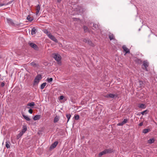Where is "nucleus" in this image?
<instances>
[{"instance_id": "nucleus-6", "label": "nucleus", "mask_w": 157, "mask_h": 157, "mask_svg": "<svg viewBox=\"0 0 157 157\" xmlns=\"http://www.w3.org/2000/svg\"><path fill=\"white\" fill-rule=\"evenodd\" d=\"M148 63L147 60H145L144 61L143 65L144 66V67L145 70L146 71H148L147 67H148Z\"/></svg>"}, {"instance_id": "nucleus-17", "label": "nucleus", "mask_w": 157, "mask_h": 157, "mask_svg": "<svg viewBox=\"0 0 157 157\" xmlns=\"http://www.w3.org/2000/svg\"><path fill=\"white\" fill-rule=\"evenodd\" d=\"M138 107L140 108L144 109L146 108V106L144 104H140L138 105Z\"/></svg>"}, {"instance_id": "nucleus-32", "label": "nucleus", "mask_w": 157, "mask_h": 157, "mask_svg": "<svg viewBox=\"0 0 157 157\" xmlns=\"http://www.w3.org/2000/svg\"><path fill=\"white\" fill-rule=\"evenodd\" d=\"M30 64L33 66L34 67L36 66V63L35 62H33L30 63Z\"/></svg>"}, {"instance_id": "nucleus-38", "label": "nucleus", "mask_w": 157, "mask_h": 157, "mask_svg": "<svg viewBox=\"0 0 157 157\" xmlns=\"http://www.w3.org/2000/svg\"><path fill=\"white\" fill-rule=\"evenodd\" d=\"M5 5V4L3 3H0V7L4 6Z\"/></svg>"}, {"instance_id": "nucleus-11", "label": "nucleus", "mask_w": 157, "mask_h": 157, "mask_svg": "<svg viewBox=\"0 0 157 157\" xmlns=\"http://www.w3.org/2000/svg\"><path fill=\"white\" fill-rule=\"evenodd\" d=\"M58 142L57 141L55 142L53 144H52L50 147L51 149H53L55 148L58 144Z\"/></svg>"}, {"instance_id": "nucleus-5", "label": "nucleus", "mask_w": 157, "mask_h": 157, "mask_svg": "<svg viewBox=\"0 0 157 157\" xmlns=\"http://www.w3.org/2000/svg\"><path fill=\"white\" fill-rule=\"evenodd\" d=\"M105 97L106 98H116L117 97V96L116 95L114 94H109L106 95Z\"/></svg>"}, {"instance_id": "nucleus-39", "label": "nucleus", "mask_w": 157, "mask_h": 157, "mask_svg": "<svg viewBox=\"0 0 157 157\" xmlns=\"http://www.w3.org/2000/svg\"><path fill=\"white\" fill-rule=\"evenodd\" d=\"M63 98L64 97L62 95L60 96V100H63Z\"/></svg>"}, {"instance_id": "nucleus-42", "label": "nucleus", "mask_w": 157, "mask_h": 157, "mask_svg": "<svg viewBox=\"0 0 157 157\" xmlns=\"http://www.w3.org/2000/svg\"><path fill=\"white\" fill-rule=\"evenodd\" d=\"M143 122H141L139 124V126H142L143 125Z\"/></svg>"}, {"instance_id": "nucleus-12", "label": "nucleus", "mask_w": 157, "mask_h": 157, "mask_svg": "<svg viewBox=\"0 0 157 157\" xmlns=\"http://www.w3.org/2000/svg\"><path fill=\"white\" fill-rule=\"evenodd\" d=\"M7 22L10 25H13L14 24V23L12 20L10 18H7L6 19Z\"/></svg>"}, {"instance_id": "nucleus-3", "label": "nucleus", "mask_w": 157, "mask_h": 157, "mask_svg": "<svg viewBox=\"0 0 157 157\" xmlns=\"http://www.w3.org/2000/svg\"><path fill=\"white\" fill-rule=\"evenodd\" d=\"M42 79V77L41 75H38L36 77L34 80V83L35 84H37L39 83L40 80Z\"/></svg>"}, {"instance_id": "nucleus-1", "label": "nucleus", "mask_w": 157, "mask_h": 157, "mask_svg": "<svg viewBox=\"0 0 157 157\" xmlns=\"http://www.w3.org/2000/svg\"><path fill=\"white\" fill-rule=\"evenodd\" d=\"M53 57L59 63H60L61 57L59 54L57 53H54L53 54Z\"/></svg>"}, {"instance_id": "nucleus-13", "label": "nucleus", "mask_w": 157, "mask_h": 157, "mask_svg": "<svg viewBox=\"0 0 157 157\" xmlns=\"http://www.w3.org/2000/svg\"><path fill=\"white\" fill-rule=\"evenodd\" d=\"M29 45L32 48H33L35 49H36L37 48L36 45V44H35L33 43L30 42V43H29Z\"/></svg>"}, {"instance_id": "nucleus-27", "label": "nucleus", "mask_w": 157, "mask_h": 157, "mask_svg": "<svg viewBox=\"0 0 157 157\" xmlns=\"http://www.w3.org/2000/svg\"><path fill=\"white\" fill-rule=\"evenodd\" d=\"M46 83L45 82L42 83L41 85V86H40L41 89H43L44 88L45 86H46Z\"/></svg>"}, {"instance_id": "nucleus-22", "label": "nucleus", "mask_w": 157, "mask_h": 157, "mask_svg": "<svg viewBox=\"0 0 157 157\" xmlns=\"http://www.w3.org/2000/svg\"><path fill=\"white\" fill-rule=\"evenodd\" d=\"M59 118L58 116H56L54 119V123H55L57 122L59 120Z\"/></svg>"}, {"instance_id": "nucleus-33", "label": "nucleus", "mask_w": 157, "mask_h": 157, "mask_svg": "<svg viewBox=\"0 0 157 157\" xmlns=\"http://www.w3.org/2000/svg\"><path fill=\"white\" fill-rule=\"evenodd\" d=\"M53 79L52 78H48L47 79V81L49 82H52V81Z\"/></svg>"}, {"instance_id": "nucleus-37", "label": "nucleus", "mask_w": 157, "mask_h": 157, "mask_svg": "<svg viewBox=\"0 0 157 157\" xmlns=\"http://www.w3.org/2000/svg\"><path fill=\"white\" fill-rule=\"evenodd\" d=\"M29 112L30 114H32L33 112L32 109H30L29 110Z\"/></svg>"}, {"instance_id": "nucleus-14", "label": "nucleus", "mask_w": 157, "mask_h": 157, "mask_svg": "<svg viewBox=\"0 0 157 157\" xmlns=\"http://www.w3.org/2000/svg\"><path fill=\"white\" fill-rule=\"evenodd\" d=\"M36 32V29L35 28H33L31 31V34L32 35H35Z\"/></svg>"}, {"instance_id": "nucleus-26", "label": "nucleus", "mask_w": 157, "mask_h": 157, "mask_svg": "<svg viewBox=\"0 0 157 157\" xmlns=\"http://www.w3.org/2000/svg\"><path fill=\"white\" fill-rule=\"evenodd\" d=\"M35 105V103L34 102H32L27 104V105L30 107H33Z\"/></svg>"}, {"instance_id": "nucleus-28", "label": "nucleus", "mask_w": 157, "mask_h": 157, "mask_svg": "<svg viewBox=\"0 0 157 157\" xmlns=\"http://www.w3.org/2000/svg\"><path fill=\"white\" fill-rule=\"evenodd\" d=\"M71 117V115L70 114H67L66 115V117L67 119V122H68Z\"/></svg>"}, {"instance_id": "nucleus-41", "label": "nucleus", "mask_w": 157, "mask_h": 157, "mask_svg": "<svg viewBox=\"0 0 157 157\" xmlns=\"http://www.w3.org/2000/svg\"><path fill=\"white\" fill-rule=\"evenodd\" d=\"M5 85V83L4 82H2L1 84V86H2V87H3Z\"/></svg>"}, {"instance_id": "nucleus-19", "label": "nucleus", "mask_w": 157, "mask_h": 157, "mask_svg": "<svg viewBox=\"0 0 157 157\" xmlns=\"http://www.w3.org/2000/svg\"><path fill=\"white\" fill-rule=\"evenodd\" d=\"M109 38L110 40H112L114 39V36L112 34L110 33L109 34Z\"/></svg>"}, {"instance_id": "nucleus-18", "label": "nucleus", "mask_w": 157, "mask_h": 157, "mask_svg": "<svg viewBox=\"0 0 157 157\" xmlns=\"http://www.w3.org/2000/svg\"><path fill=\"white\" fill-rule=\"evenodd\" d=\"M27 130V126L25 125H24L23 126V128L22 130V132L23 133H24Z\"/></svg>"}, {"instance_id": "nucleus-43", "label": "nucleus", "mask_w": 157, "mask_h": 157, "mask_svg": "<svg viewBox=\"0 0 157 157\" xmlns=\"http://www.w3.org/2000/svg\"><path fill=\"white\" fill-rule=\"evenodd\" d=\"M58 2H60L61 0H57Z\"/></svg>"}, {"instance_id": "nucleus-36", "label": "nucleus", "mask_w": 157, "mask_h": 157, "mask_svg": "<svg viewBox=\"0 0 157 157\" xmlns=\"http://www.w3.org/2000/svg\"><path fill=\"white\" fill-rule=\"evenodd\" d=\"M147 110H145V111H144L142 112L141 113V114H142L143 115H144L145 113H146V112H147Z\"/></svg>"}, {"instance_id": "nucleus-24", "label": "nucleus", "mask_w": 157, "mask_h": 157, "mask_svg": "<svg viewBox=\"0 0 157 157\" xmlns=\"http://www.w3.org/2000/svg\"><path fill=\"white\" fill-rule=\"evenodd\" d=\"M6 147L7 148H9L10 147V143L9 141L6 142Z\"/></svg>"}, {"instance_id": "nucleus-25", "label": "nucleus", "mask_w": 157, "mask_h": 157, "mask_svg": "<svg viewBox=\"0 0 157 157\" xmlns=\"http://www.w3.org/2000/svg\"><path fill=\"white\" fill-rule=\"evenodd\" d=\"M23 117L27 121H29L30 120V119L27 116L25 115H22Z\"/></svg>"}, {"instance_id": "nucleus-20", "label": "nucleus", "mask_w": 157, "mask_h": 157, "mask_svg": "<svg viewBox=\"0 0 157 157\" xmlns=\"http://www.w3.org/2000/svg\"><path fill=\"white\" fill-rule=\"evenodd\" d=\"M154 141L155 140L154 138H152L149 140L147 141V142L148 143L151 144L153 143Z\"/></svg>"}, {"instance_id": "nucleus-8", "label": "nucleus", "mask_w": 157, "mask_h": 157, "mask_svg": "<svg viewBox=\"0 0 157 157\" xmlns=\"http://www.w3.org/2000/svg\"><path fill=\"white\" fill-rule=\"evenodd\" d=\"M93 25V28L92 29L94 30H97L99 29V27L97 24H95L94 23H90V25Z\"/></svg>"}, {"instance_id": "nucleus-34", "label": "nucleus", "mask_w": 157, "mask_h": 157, "mask_svg": "<svg viewBox=\"0 0 157 157\" xmlns=\"http://www.w3.org/2000/svg\"><path fill=\"white\" fill-rule=\"evenodd\" d=\"M79 118V116L78 115L75 116V119L76 120H78Z\"/></svg>"}, {"instance_id": "nucleus-2", "label": "nucleus", "mask_w": 157, "mask_h": 157, "mask_svg": "<svg viewBox=\"0 0 157 157\" xmlns=\"http://www.w3.org/2000/svg\"><path fill=\"white\" fill-rule=\"evenodd\" d=\"M112 152V150L110 149H106L103 151L100 152L99 154V157H100L102 155H104L107 153H110Z\"/></svg>"}, {"instance_id": "nucleus-9", "label": "nucleus", "mask_w": 157, "mask_h": 157, "mask_svg": "<svg viewBox=\"0 0 157 157\" xmlns=\"http://www.w3.org/2000/svg\"><path fill=\"white\" fill-rule=\"evenodd\" d=\"M122 48H123L124 51L126 53L125 54H124V55H125L126 54L129 53L130 51L129 49L125 45H124L123 46Z\"/></svg>"}, {"instance_id": "nucleus-40", "label": "nucleus", "mask_w": 157, "mask_h": 157, "mask_svg": "<svg viewBox=\"0 0 157 157\" xmlns=\"http://www.w3.org/2000/svg\"><path fill=\"white\" fill-rule=\"evenodd\" d=\"M123 125V124H122V123L121 122L118 123L117 124V125H118V126H121V125Z\"/></svg>"}, {"instance_id": "nucleus-31", "label": "nucleus", "mask_w": 157, "mask_h": 157, "mask_svg": "<svg viewBox=\"0 0 157 157\" xmlns=\"http://www.w3.org/2000/svg\"><path fill=\"white\" fill-rule=\"evenodd\" d=\"M83 29L85 32H87L88 31V29L86 26H84Z\"/></svg>"}, {"instance_id": "nucleus-21", "label": "nucleus", "mask_w": 157, "mask_h": 157, "mask_svg": "<svg viewBox=\"0 0 157 157\" xmlns=\"http://www.w3.org/2000/svg\"><path fill=\"white\" fill-rule=\"evenodd\" d=\"M27 19L29 21L31 22L33 20V18L32 17H31L30 15H28L27 17Z\"/></svg>"}, {"instance_id": "nucleus-29", "label": "nucleus", "mask_w": 157, "mask_h": 157, "mask_svg": "<svg viewBox=\"0 0 157 157\" xmlns=\"http://www.w3.org/2000/svg\"><path fill=\"white\" fill-rule=\"evenodd\" d=\"M150 131L149 129H145L143 130V132L144 133H146Z\"/></svg>"}, {"instance_id": "nucleus-10", "label": "nucleus", "mask_w": 157, "mask_h": 157, "mask_svg": "<svg viewBox=\"0 0 157 157\" xmlns=\"http://www.w3.org/2000/svg\"><path fill=\"white\" fill-rule=\"evenodd\" d=\"M83 41L86 43L87 42L88 44L91 46H94V44H92L91 41H90V40H87V39H84L83 40Z\"/></svg>"}, {"instance_id": "nucleus-35", "label": "nucleus", "mask_w": 157, "mask_h": 157, "mask_svg": "<svg viewBox=\"0 0 157 157\" xmlns=\"http://www.w3.org/2000/svg\"><path fill=\"white\" fill-rule=\"evenodd\" d=\"M24 133L22 132H20V133L18 134V136H21L24 134Z\"/></svg>"}, {"instance_id": "nucleus-23", "label": "nucleus", "mask_w": 157, "mask_h": 157, "mask_svg": "<svg viewBox=\"0 0 157 157\" xmlns=\"http://www.w3.org/2000/svg\"><path fill=\"white\" fill-rule=\"evenodd\" d=\"M43 31L44 33L46 34L48 36L51 34V33L47 29L44 30Z\"/></svg>"}, {"instance_id": "nucleus-7", "label": "nucleus", "mask_w": 157, "mask_h": 157, "mask_svg": "<svg viewBox=\"0 0 157 157\" xmlns=\"http://www.w3.org/2000/svg\"><path fill=\"white\" fill-rule=\"evenodd\" d=\"M48 37L52 40L54 41L55 42H58V41L51 34L49 35Z\"/></svg>"}, {"instance_id": "nucleus-30", "label": "nucleus", "mask_w": 157, "mask_h": 157, "mask_svg": "<svg viewBox=\"0 0 157 157\" xmlns=\"http://www.w3.org/2000/svg\"><path fill=\"white\" fill-rule=\"evenodd\" d=\"M128 122V120L127 119H124L122 122L121 123L123 124H124Z\"/></svg>"}, {"instance_id": "nucleus-16", "label": "nucleus", "mask_w": 157, "mask_h": 157, "mask_svg": "<svg viewBox=\"0 0 157 157\" xmlns=\"http://www.w3.org/2000/svg\"><path fill=\"white\" fill-rule=\"evenodd\" d=\"M40 6L39 5H38L36 7V14H38L39 12Z\"/></svg>"}, {"instance_id": "nucleus-15", "label": "nucleus", "mask_w": 157, "mask_h": 157, "mask_svg": "<svg viewBox=\"0 0 157 157\" xmlns=\"http://www.w3.org/2000/svg\"><path fill=\"white\" fill-rule=\"evenodd\" d=\"M41 117V116L40 115H36L33 117V119L34 121H36L39 120Z\"/></svg>"}, {"instance_id": "nucleus-4", "label": "nucleus", "mask_w": 157, "mask_h": 157, "mask_svg": "<svg viewBox=\"0 0 157 157\" xmlns=\"http://www.w3.org/2000/svg\"><path fill=\"white\" fill-rule=\"evenodd\" d=\"M75 10L76 12L78 14L82 13L84 11L83 8L81 6H78V8L75 9Z\"/></svg>"}]
</instances>
